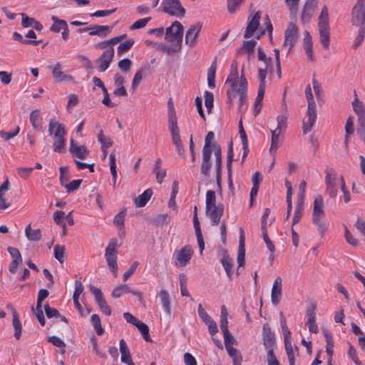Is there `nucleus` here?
I'll list each match as a JSON object with an SVG mask.
<instances>
[{
  "mask_svg": "<svg viewBox=\"0 0 365 365\" xmlns=\"http://www.w3.org/2000/svg\"><path fill=\"white\" fill-rule=\"evenodd\" d=\"M351 24L359 27L358 35L352 44L353 48H356L365 37V0H357L351 11Z\"/></svg>",
  "mask_w": 365,
  "mask_h": 365,
  "instance_id": "nucleus-1",
  "label": "nucleus"
},
{
  "mask_svg": "<svg viewBox=\"0 0 365 365\" xmlns=\"http://www.w3.org/2000/svg\"><path fill=\"white\" fill-rule=\"evenodd\" d=\"M318 20L320 43L324 48L328 49L329 48L330 42V28L329 12L326 6L322 8Z\"/></svg>",
  "mask_w": 365,
  "mask_h": 365,
  "instance_id": "nucleus-2",
  "label": "nucleus"
},
{
  "mask_svg": "<svg viewBox=\"0 0 365 365\" xmlns=\"http://www.w3.org/2000/svg\"><path fill=\"white\" fill-rule=\"evenodd\" d=\"M118 247L116 239L113 238L110 240L105 253V258L108 268L112 272L115 277L118 276V264H117V250Z\"/></svg>",
  "mask_w": 365,
  "mask_h": 365,
  "instance_id": "nucleus-3",
  "label": "nucleus"
},
{
  "mask_svg": "<svg viewBox=\"0 0 365 365\" xmlns=\"http://www.w3.org/2000/svg\"><path fill=\"white\" fill-rule=\"evenodd\" d=\"M161 7L163 12L170 16L182 17L185 14L180 0H163Z\"/></svg>",
  "mask_w": 365,
  "mask_h": 365,
  "instance_id": "nucleus-4",
  "label": "nucleus"
},
{
  "mask_svg": "<svg viewBox=\"0 0 365 365\" xmlns=\"http://www.w3.org/2000/svg\"><path fill=\"white\" fill-rule=\"evenodd\" d=\"M183 26L180 22L175 21L165 30V39L168 41L182 45Z\"/></svg>",
  "mask_w": 365,
  "mask_h": 365,
  "instance_id": "nucleus-5",
  "label": "nucleus"
},
{
  "mask_svg": "<svg viewBox=\"0 0 365 365\" xmlns=\"http://www.w3.org/2000/svg\"><path fill=\"white\" fill-rule=\"evenodd\" d=\"M193 250L189 245L184 246L180 250L175 251L174 254L175 265L184 267L187 266L192 257Z\"/></svg>",
  "mask_w": 365,
  "mask_h": 365,
  "instance_id": "nucleus-6",
  "label": "nucleus"
},
{
  "mask_svg": "<svg viewBox=\"0 0 365 365\" xmlns=\"http://www.w3.org/2000/svg\"><path fill=\"white\" fill-rule=\"evenodd\" d=\"M299 29L295 24L291 22L288 24L284 32V41L283 47L287 49V53L292 50L297 41Z\"/></svg>",
  "mask_w": 365,
  "mask_h": 365,
  "instance_id": "nucleus-7",
  "label": "nucleus"
},
{
  "mask_svg": "<svg viewBox=\"0 0 365 365\" xmlns=\"http://www.w3.org/2000/svg\"><path fill=\"white\" fill-rule=\"evenodd\" d=\"M326 192L330 197H335L338 192L337 174L333 169L325 170Z\"/></svg>",
  "mask_w": 365,
  "mask_h": 365,
  "instance_id": "nucleus-8",
  "label": "nucleus"
},
{
  "mask_svg": "<svg viewBox=\"0 0 365 365\" xmlns=\"http://www.w3.org/2000/svg\"><path fill=\"white\" fill-rule=\"evenodd\" d=\"M114 49L113 47H110L95 61L97 65V69L99 72L106 71L110 66L114 57Z\"/></svg>",
  "mask_w": 365,
  "mask_h": 365,
  "instance_id": "nucleus-9",
  "label": "nucleus"
},
{
  "mask_svg": "<svg viewBox=\"0 0 365 365\" xmlns=\"http://www.w3.org/2000/svg\"><path fill=\"white\" fill-rule=\"evenodd\" d=\"M89 289L95 297V300L100 309L106 315L111 314V308L108 305L101 290L93 285H90Z\"/></svg>",
  "mask_w": 365,
  "mask_h": 365,
  "instance_id": "nucleus-10",
  "label": "nucleus"
},
{
  "mask_svg": "<svg viewBox=\"0 0 365 365\" xmlns=\"http://www.w3.org/2000/svg\"><path fill=\"white\" fill-rule=\"evenodd\" d=\"M316 309L317 304L314 302L310 303L307 308V325L308 326L309 331L312 333H317L318 326L316 323Z\"/></svg>",
  "mask_w": 365,
  "mask_h": 365,
  "instance_id": "nucleus-11",
  "label": "nucleus"
},
{
  "mask_svg": "<svg viewBox=\"0 0 365 365\" xmlns=\"http://www.w3.org/2000/svg\"><path fill=\"white\" fill-rule=\"evenodd\" d=\"M247 96V81L245 76L244 68L241 71V86L239 89L238 110L242 112L245 108Z\"/></svg>",
  "mask_w": 365,
  "mask_h": 365,
  "instance_id": "nucleus-12",
  "label": "nucleus"
},
{
  "mask_svg": "<svg viewBox=\"0 0 365 365\" xmlns=\"http://www.w3.org/2000/svg\"><path fill=\"white\" fill-rule=\"evenodd\" d=\"M202 24L200 22L194 25H191L187 29L185 34V43L190 47H193L196 44V39L198 36L200 31H201Z\"/></svg>",
  "mask_w": 365,
  "mask_h": 365,
  "instance_id": "nucleus-13",
  "label": "nucleus"
},
{
  "mask_svg": "<svg viewBox=\"0 0 365 365\" xmlns=\"http://www.w3.org/2000/svg\"><path fill=\"white\" fill-rule=\"evenodd\" d=\"M260 18V11H257L251 19L249 17L248 24L244 34V38H248L254 35L255 31H257L259 26Z\"/></svg>",
  "mask_w": 365,
  "mask_h": 365,
  "instance_id": "nucleus-14",
  "label": "nucleus"
},
{
  "mask_svg": "<svg viewBox=\"0 0 365 365\" xmlns=\"http://www.w3.org/2000/svg\"><path fill=\"white\" fill-rule=\"evenodd\" d=\"M307 119L303 121V133L304 134L310 132L317 120L316 106H310L307 108Z\"/></svg>",
  "mask_w": 365,
  "mask_h": 365,
  "instance_id": "nucleus-15",
  "label": "nucleus"
},
{
  "mask_svg": "<svg viewBox=\"0 0 365 365\" xmlns=\"http://www.w3.org/2000/svg\"><path fill=\"white\" fill-rule=\"evenodd\" d=\"M48 131L53 138L66 135L65 126L55 118L50 119Z\"/></svg>",
  "mask_w": 365,
  "mask_h": 365,
  "instance_id": "nucleus-16",
  "label": "nucleus"
},
{
  "mask_svg": "<svg viewBox=\"0 0 365 365\" xmlns=\"http://www.w3.org/2000/svg\"><path fill=\"white\" fill-rule=\"evenodd\" d=\"M224 212V205L219 203L217 207H214L209 211H206V214L210 219V225L217 226L220 222Z\"/></svg>",
  "mask_w": 365,
  "mask_h": 365,
  "instance_id": "nucleus-17",
  "label": "nucleus"
},
{
  "mask_svg": "<svg viewBox=\"0 0 365 365\" xmlns=\"http://www.w3.org/2000/svg\"><path fill=\"white\" fill-rule=\"evenodd\" d=\"M124 293H132L138 297L140 302H143V294L140 292L132 290L128 284H120L115 287L112 292V297L114 298H119Z\"/></svg>",
  "mask_w": 365,
  "mask_h": 365,
  "instance_id": "nucleus-18",
  "label": "nucleus"
},
{
  "mask_svg": "<svg viewBox=\"0 0 365 365\" xmlns=\"http://www.w3.org/2000/svg\"><path fill=\"white\" fill-rule=\"evenodd\" d=\"M282 280L280 277H277L272 285V293H271V301L274 305H277L282 298Z\"/></svg>",
  "mask_w": 365,
  "mask_h": 365,
  "instance_id": "nucleus-19",
  "label": "nucleus"
},
{
  "mask_svg": "<svg viewBox=\"0 0 365 365\" xmlns=\"http://www.w3.org/2000/svg\"><path fill=\"white\" fill-rule=\"evenodd\" d=\"M69 151L73 156L84 160L87 158L88 151L85 145H78L73 138L70 140Z\"/></svg>",
  "mask_w": 365,
  "mask_h": 365,
  "instance_id": "nucleus-20",
  "label": "nucleus"
},
{
  "mask_svg": "<svg viewBox=\"0 0 365 365\" xmlns=\"http://www.w3.org/2000/svg\"><path fill=\"white\" fill-rule=\"evenodd\" d=\"M317 6V0H307L306 1L301 16V20L303 24H306L309 21Z\"/></svg>",
  "mask_w": 365,
  "mask_h": 365,
  "instance_id": "nucleus-21",
  "label": "nucleus"
},
{
  "mask_svg": "<svg viewBox=\"0 0 365 365\" xmlns=\"http://www.w3.org/2000/svg\"><path fill=\"white\" fill-rule=\"evenodd\" d=\"M312 222L315 225L321 235L324 237L329 227V222L323 216H312Z\"/></svg>",
  "mask_w": 365,
  "mask_h": 365,
  "instance_id": "nucleus-22",
  "label": "nucleus"
},
{
  "mask_svg": "<svg viewBox=\"0 0 365 365\" xmlns=\"http://www.w3.org/2000/svg\"><path fill=\"white\" fill-rule=\"evenodd\" d=\"M220 262L222 264V267H224L227 276L230 279H232V277L233 274V267H234V262L232 259L228 255V252L227 250H222V256L220 259Z\"/></svg>",
  "mask_w": 365,
  "mask_h": 365,
  "instance_id": "nucleus-23",
  "label": "nucleus"
},
{
  "mask_svg": "<svg viewBox=\"0 0 365 365\" xmlns=\"http://www.w3.org/2000/svg\"><path fill=\"white\" fill-rule=\"evenodd\" d=\"M50 68L52 71L53 76L56 81L57 82H63V81H71L73 80V77L71 75L65 74L61 71V63H56L53 66H50Z\"/></svg>",
  "mask_w": 365,
  "mask_h": 365,
  "instance_id": "nucleus-24",
  "label": "nucleus"
},
{
  "mask_svg": "<svg viewBox=\"0 0 365 365\" xmlns=\"http://www.w3.org/2000/svg\"><path fill=\"white\" fill-rule=\"evenodd\" d=\"M245 235L244 230L242 228H240V236L239 241V248H238V254H237V262H238V268L240 267H243L245 264ZM237 274L238 275V271L237 272Z\"/></svg>",
  "mask_w": 365,
  "mask_h": 365,
  "instance_id": "nucleus-25",
  "label": "nucleus"
},
{
  "mask_svg": "<svg viewBox=\"0 0 365 365\" xmlns=\"http://www.w3.org/2000/svg\"><path fill=\"white\" fill-rule=\"evenodd\" d=\"M170 120L168 123V129L171 133L172 140L175 145L182 142L180 135V130L178 126L177 120H175L174 116L172 115Z\"/></svg>",
  "mask_w": 365,
  "mask_h": 365,
  "instance_id": "nucleus-26",
  "label": "nucleus"
},
{
  "mask_svg": "<svg viewBox=\"0 0 365 365\" xmlns=\"http://www.w3.org/2000/svg\"><path fill=\"white\" fill-rule=\"evenodd\" d=\"M325 215L324 200L321 195H314V207L312 216Z\"/></svg>",
  "mask_w": 365,
  "mask_h": 365,
  "instance_id": "nucleus-27",
  "label": "nucleus"
},
{
  "mask_svg": "<svg viewBox=\"0 0 365 365\" xmlns=\"http://www.w3.org/2000/svg\"><path fill=\"white\" fill-rule=\"evenodd\" d=\"M312 38L308 31H304V37L303 39V46L304 51L310 61H314V54L312 49Z\"/></svg>",
  "mask_w": 365,
  "mask_h": 365,
  "instance_id": "nucleus-28",
  "label": "nucleus"
},
{
  "mask_svg": "<svg viewBox=\"0 0 365 365\" xmlns=\"http://www.w3.org/2000/svg\"><path fill=\"white\" fill-rule=\"evenodd\" d=\"M112 27L109 26L94 25L91 27L89 35L106 37L111 31Z\"/></svg>",
  "mask_w": 365,
  "mask_h": 365,
  "instance_id": "nucleus-29",
  "label": "nucleus"
},
{
  "mask_svg": "<svg viewBox=\"0 0 365 365\" xmlns=\"http://www.w3.org/2000/svg\"><path fill=\"white\" fill-rule=\"evenodd\" d=\"M211 155L212 151H202V161L200 166V171L205 176H208L210 174Z\"/></svg>",
  "mask_w": 365,
  "mask_h": 365,
  "instance_id": "nucleus-30",
  "label": "nucleus"
},
{
  "mask_svg": "<svg viewBox=\"0 0 365 365\" xmlns=\"http://www.w3.org/2000/svg\"><path fill=\"white\" fill-rule=\"evenodd\" d=\"M53 150L54 152L62 154L66 150V135L53 138Z\"/></svg>",
  "mask_w": 365,
  "mask_h": 365,
  "instance_id": "nucleus-31",
  "label": "nucleus"
},
{
  "mask_svg": "<svg viewBox=\"0 0 365 365\" xmlns=\"http://www.w3.org/2000/svg\"><path fill=\"white\" fill-rule=\"evenodd\" d=\"M238 78L239 74L237 69V62L236 61H233L230 66V73L226 80L225 83H229L230 85H239L240 81H238Z\"/></svg>",
  "mask_w": 365,
  "mask_h": 365,
  "instance_id": "nucleus-32",
  "label": "nucleus"
},
{
  "mask_svg": "<svg viewBox=\"0 0 365 365\" xmlns=\"http://www.w3.org/2000/svg\"><path fill=\"white\" fill-rule=\"evenodd\" d=\"M212 148L214 149V153L215 156V165L217 168V180H219L221 177L222 168L221 148L215 142L213 143Z\"/></svg>",
  "mask_w": 365,
  "mask_h": 365,
  "instance_id": "nucleus-33",
  "label": "nucleus"
},
{
  "mask_svg": "<svg viewBox=\"0 0 365 365\" xmlns=\"http://www.w3.org/2000/svg\"><path fill=\"white\" fill-rule=\"evenodd\" d=\"M239 133H240V139H241L242 144V149H243L242 161H243L249 153V148H248L247 137L245 130L242 125V119L239 122Z\"/></svg>",
  "mask_w": 365,
  "mask_h": 365,
  "instance_id": "nucleus-34",
  "label": "nucleus"
},
{
  "mask_svg": "<svg viewBox=\"0 0 365 365\" xmlns=\"http://www.w3.org/2000/svg\"><path fill=\"white\" fill-rule=\"evenodd\" d=\"M153 195L151 189L145 190L141 195L136 197L134 200L135 205L137 207H143L146 205L148 200Z\"/></svg>",
  "mask_w": 365,
  "mask_h": 365,
  "instance_id": "nucleus-35",
  "label": "nucleus"
},
{
  "mask_svg": "<svg viewBox=\"0 0 365 365\" xmlns=\"http://www.w3.org/2000/svg\"><path fill=\"white\" fill-rule=\"evenodd\" d=\"M270 132L272 134V139L269 152L271 153H273V155H274L278 149L280 143V135H282V132L272 129L270 130Z\"/></svg>",
  "mask_w": 365,
  "mask_h": 365,
  "instance_id": "nucleus-36",
  "label": "nucleus"
},
{
  "mask_svg": "<svg viewBox=\"0 0 365 365\" xmlns=\"http://www.w3.org/2000/svg\"><path fill=\"white\" fill-rule=\"evenodd\" d=\"M241 86V78L240 79L239 85L232 84L230 85V88L227 91V104L229 108L233 106L234 100L236 98L237 95H239V89Z\"/></svg>",
  "mask_w": 365,
  "mask_h": 365,
  "instance_id": "nucleus-37",
  "label": "nucleus"
},
{
  "mask_svg": "<svg viewBox=\"0 0 365 365\" xmlns=\"http://www.w3.org/2000/svg\"><path fill=\"white\" fill-rule=\"evenodd\" d=\"M158 297L160 299V302L162 303L163 309L168 314H170L171 308H170V295L167 290L161 289L158 293Z\"/></svg>",
  "mask_w": 365,
  "mask_h": 365,
  "instance_id": "nucleus-38",
  "label": "nucleus"
},
{
  "mask_svg": "<svg viewBox=\"0 0 365 365\" xmlns=\"http://www.w3.org/2000/svg\"><path fill=\"white\" fill-rule=\"evenodd\" d=\"M25 235L29 241H40L42 238L41 230H32L30 224L25 228Z\"/></svg>",
  "mask_w": 365,
  "mask_h": 365,
  "instance_id": "nucleus-39",
  "label": "nucleus"
},
{
  "mask_svg": "<svg viewBox=\"0 0 365 365\" xmlns=\"http://www.w3.org/2000/svg\"><path fill=\"white\" fill-rule=\"evenodd\" d=\"M227 324V317H220V327L224 335V342H233L234 338L228 330Z\"/></svg>",
  "mask_w": 365,
  "mask_h": 365,
  "instance_id": "nucleus-40",
  "label": "nucleus"
},
{
  "mask_svg": "<svg viewBox=\"0 0 365 365\" xmlns=\"http://www.w3.org/2000/svg\"><path fill=\"white\" fill-rule=\"evenodd\" d=\"M354 100L352 102V107L357 118L365 116V106L358 98L357 94L354 92Z\"/></svg>",
  "mask_w": 365,
  "mask_h": 365,
  "instance_id": "nucleus-41",
  "label": "nucleus"
},
{
  "mask_svg": "<svg viewBox=\"0 0 365 365\" xmlns=\"http://www.w3.org/2000/svg\"><path fill=\"white\" fill-rule=\"evenodd\" d=\"M289 365H294L295 355H298V348L295 344H284Z\"/></svg>",
  "mask_w": 365,
  "mask_h": 365,
  "instance_id": "nucleus-42",
  "label": "nucleus"
},
{
  "mask_svg": "<svg viewBox=\"0 0 365 365\" xmlns=\"http://www.w3.org/2000/svg\"><path fill=\"white\" fill-rule=\"evenodd\" d=\"M217 70V58L212 61L207 71V84L211 88L215 86V73Z\"/></svg>",
  "mask_w": 365,
  "mask_h": 365,
  "instance_id": "nucleus-43",
  "label": "nucleus"
},
{
  "mask_svg": "<svg viewBox=\"0 0 365 365\" xmlns=\"http://www.w3.org/2000/svg\"><path fill=\"white\" fill-rule=\"evenodd\" d=\"M262 337L264 342H274L275 334L269 324H264L262 327Z\"/></svg>",
  "mask_w": 365,
  "mask_h": 365,
  "instance_id": "nucleus-44",
  "label": "nucleus"
},
{
  "mask_svg": "<svg viewBox=\"0 0 365 365\" xmlns=\"http://www.w3.org/2000/svg\"><path fill=\"white\" fill-rule=\"evenodd\" d=\"M225 349L229 354V356L232 359L233 362L242 361V357L239 350L236 348L233 347V344H225Z\"/></svg>",
  "mask_w": 365,
  "mask_h": 365,
  "instance_id": "nucleus-45",
  "label": "nucleus"
},
{
  "mask_svg": "<svg viewBox=\"0 0 365 365\" xmlns=\"http://www.w3.org/2000/svg\"><path fill=\"white\" fill-rule=\"evenodd\" d=\"M53 24L51 26L50 30L53 32H59L61 29H66L67 23L65 20L59 19L56 16H51Z\"/></svg>",
  "mask_w": 365,
  "mask_h": 365,
  "instance_id": "nucleus-46",
  "label": "nucleus"
},
{
  "mask_svg": "<svg viewBox=\"0 0 365 365\" xmlns=\"http://www.w3.org/2000/svg\"><path fill=\"white\" fill-rule=\"evenodd\" d=\"M121 361L128 365H133L127 344H120Z\"/></svg>",
  "mask_w": 365,
  "mask_h": 365,
  "instance_id": "nucleus-47",
  "label": "nucleus"
},
{
  "mask_svg": "<svg viewBox=\"0 0 365 365\" xmlns=\"http://www.w3.org/2000/svg\"><path fill=\"white\" fill-rule=\"evenodd\" d=\"M115 156L114 153H110L109 155V165L110 173L112 175L113 179V187L115 188L116 185L117 180V170H116V163H115Z\"/></svg>",
  "mask_w": 365,
  "mask_h": 365,
  "instance_id": "nucleus-48",
  "label": "nucleus"
},
{
  "mask_svg": "<svg viewBox=\"0 0 365 365\" xmlns=\"http://www.w3.org/2000/svg\"><path fill=\"white\" fill-rule=\"evenodd\" d=\"M356 134L361 141H365V116L357 118Z\"/></svg>",
  "mask_w": 365,
  "mask_h": 365,
  "instance_id": "nucleus-49",
  "label": "nucleus"
},
{
  "mask_svg": "<svg viewBox=\"0 0 365 365\" xmlns=\"http://www.w3.org/2000/svg\"><path fill=\"white\" fill-rule=\"evenodd\" d=\"M12 323L15 329L14 336L16 340H19L21 334V324L20 322L18 313L16 310L13 312Z\"/></svg>",
  "mask_w": 365,
  "mask_h": 365,
  "instance_id": "nucleus-50",
  "label": "nucleus"
},
{
  "mask_svg": "<svg viewBox=\"0 0 365 365\" xmlns=\"http://www.w3.org/2000/svg\"><path fill=\"white\" fill-rule=\"evenodd\" d=\"M205 204L206 211H209L211 208L217 207L215 192L214 190H208L207 192Z\"/></svg>",
  "mask_w": 365,
  "mask_h": 365,
  "instance_id": "nucleus-51",
  "label": "nucleus"
},
{
  "mask_svg": "<svg viewBox=\"0 0 365 365\" xmlns=\"http://www.w3.org/2000/svg\"><path fill=\"white\" fill-rule=\"evenodd\" d=\"M98 140L101 144V150L107 149L112 146L113 141L109 136H106L102 130L98 134Z\"/></svg>",
  "mask_w": 365,
  "mask_h": 365,
  "instance_id": "nucleus-52",
  "label": "nucleus"
},
{
  "mask_svg": "<svg viewBox=\"0 0 365 365\" xmlns=\"http://www.w3.org/2000/svg\"><path fill=\"white\" fill-rule=\"evenodd\" d=\"M135 327L140 331V332L141 333V335H142L143 339L145 341H147V342H148V341L152 342V340H151V339L150 337V334H149V328H148L147 324H145V323H143L141 321H140L139 322H138L137 324H135Z\"/></svg>",
  "mask_w": 365,
  "mask_h": 365,
  "instance_id": "nucleus-53",
  "label": "nucleus"
},
{
  "mask_svg": "<svg viewBox=\"0 0 365 365\" xmlns=\"http://www.w3.org/2000/svg\"><path fill=\"white\" fill-rule=\"evenodd\" d=\"M245 0H227L229 13L234 14L240 9Z\"/></svg>",
  "mask_w": 365,
  "mask_h": 365,
  "instance_id": "nucleus-54",
  "label": "nucleus"
},
{
  "mask_svg": "<svg viewBox=\"0 0 365 365\" xmlns=\"http://www.w3.org/2000/svg\"><path fill=\"white\" fill-rule=\"evenodd\" d=\"M13 38H14V40H15L16 41H19V42L22 43L23 44H26V45L31 44V45H34V46H38V45H39L42 42L41 40H38V41H36V40H24L23 38L22 35L20 34L18 32H14L13 34Z\"/></svg>",
  "mask_w": 365,
  "mask_h": 365,
  "instance_id": "nucleus-55",
  "label": "nucleus"
},
{
  "mask_svg": "<svg viewBox=\"0 0 365 365\" xmlns=\"http://www.w3.org/2000/svg\"><path fill=\"white\" fill-rule=\"evenodd\" d=\"M65 246L56 245L54 247V257L61 263L64 262Z\"/></svg>",
  "mask_w": 365,
  "mask_h": 365,
  "instance_id": "nucleus-56",
  "label": "nucleus"
},
{
  "mask_svg": "<svg viewBox=\"0 0 365 365\" xmlns=\"http://www.w3.org/2000/svg\"><path fill=\"white\" fill-rule=\"evenodd\" d=\"M303 203L304 202L298 200V204L295 209L294 215L292 220L293 225L299 222L303 214Z\"/></svg>",
  "mask_w": 365,
  "mask_h": 365,
  "instance_id": "nucleus-57",
  "label": "nucleus"
},
{
  "mask_svg": "<svg viewBox=\"0 0 365 365\" xmlns=\"http://www.w3.org/2000/svg\"><path fill=\"white\" fill-rule=\"evenodd\" d=\"M134 43V41L132 39L128 40L124 43H120L117 48V52L118 55H122L123 53L128 51Z\"/></svg>",
  "mask_w": 365,
  "mask_h": 365,
  "instance_id": "nucleus-58",
  "label": "nucleus"
},
{
  "mask_svg": "<svg viewBox=\"0 0 365 365\" xmlns=\"http://www.w3.org/2000/svg\"><path fill=\"white\" fill-rule=\"evenodd\" d=\"M91 322L96 329V333L98 335H101L103 332V329L101 327V319H100L99 316L96 314H94L91 316Z\"/></svg>",
  "mask_w": 365,
  "mask_h": 365,
  "instance_id": "nucleus-59",
  "label": "nucleus"
},
{
  "mask_svg": "<svg viewBox=\"0 0 365 365\" xmlns=\"http://www.w3.org/2000/svg\"><path fill=\"white\" fill-rule=\"evenodd\" d=\"M214 96L212 93L206 91L205 92V105L207 108V113H210L213 107Z\"/></svg>",
  "mask_w": 365,
  "mask_h": 365,
  "instance_id": "nucleus-60",
  "label": "nucleus"
},
{
  "mask_svg": "<svg viewBox=\"0 0 365 365\" xmlns=\"http://www.w3.org/2000/svg\"><path fill=\"white\" fill-rule=\"evenodd\" d=\"M215 138V134L212 131H209L205 139V145L202 151H212V141Z\"/></svg>",
  "mask_w": 365,
  "mask_h": 365,
  "instance_id": "nucleus-61",
  "label": "nucleus"
},
{
  "mask_svg": "<svg viewBox=\"0 0 365 365\" xmlns=\"http://www.w3.org/2000/svg\"><path fill=\"white\" fill-rule=\"evenodd\" d=\"M132 64L133 62L129 58H123L118 62V66L122 72L128 73L130 70Z\"/></svg>",
  "mask_w": 365,
  "mask_h": 365,
  "instance_id": "nucleus-62",
  "label": "nucleus"
},
{
  "mask_svg": "<svg viewBox=\"0 0 365 365\" xmlns=\"http://www.w3.org/2000/svg\"><path fill=\"white\" fill-rule=\"evenodd\" d=\"M125 217V209L118 212L113 219V224L120 227V229L124 227V220Z\"/></svg>",
  "mask_w": 365,
  "mask_h": 365,
  "instance_id": "nucleus-63",
  "label": "nucleus"
},
{
  "mask_svg": "<svg viewBox=\"0 0 365 365\" xmlns=\"http://www.w3.org/2000/svg\"><path fill=\"white\" fill-rule=\"evenodd\" d=\"M299 1V0H285V4L288 6L291 15L297 14Z\"/></svg>",
  "mask_w": 365,
  "mask_h": 365,
  "instance_id": "nucleus-64",
  "label": "nucleus"
}]
</instances>
